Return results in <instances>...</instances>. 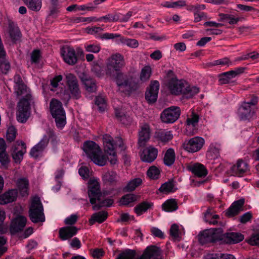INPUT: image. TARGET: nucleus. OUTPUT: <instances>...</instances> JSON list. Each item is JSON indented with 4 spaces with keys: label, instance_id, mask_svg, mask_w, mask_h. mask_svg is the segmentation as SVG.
<instances>
[{
    "label": "nucleus",
    "instance_id": "obj_28",
    "mask_svg": "<svg viewBox=\"0 0 259 259\" xmlns=\"http://www.w3.org/2000/svg\"><path fill=\"white\" fill-rule=\"evenodd\" d=\"M248 165L245 162L239 160L236 165L232 167L231 170L233 175L240 176L248 170Z\"/></svg>",
    "mask_w": 259,
    "mask_h": 259
},
{
    "label": "nucleus",
    "instance_id": "obj_8",
    "mask_svg": "<svg viewBox=\"0 0 259 259\" xmlns=\"http://www.w3.org/2000/svg\"><path fill=\"white\" fill-rule=\"evenodd\" d=\"M29 217L34 223L44 222L45 221L42 204L37 196H34L32 199L29 209Z\"/></svg>",
    "mask_w": 259,
    "mask_h": 259
},
{
    "label": "nucleus",
    "instance_id": "obj_40",
    "mask_svg": "<svg viewBox=\"0 0 259 259\" xmlns=\"http://www.w3.org/2000/svg\"><path fill=\"white\" fill-rule=\"evenodd\" d=\"M199 89L195 86L190 87L185 82L183 95L187 98H191L199 92Z\"/></svg>",
    "mask_w": 259,
    "mask_h": 259
},
{
    "label": "nucleus",
    "instance_id": "obj_10",
    "mask_svg": "<svg viewBox=\"0 0 259 259\" xmlns=\"http://www.w3.org/2000/svg\"><path fill=\"white\" fill-rule=\"evenodd\" d=\"M168 77L167 85L170 93L176 95L183 94L185 87V81L178 79L171 71L168 72Z\"/></svg>",
    "mask_w": 259,
    "mask_h": 259
},
{
    "label": "nucleus",
    "instance_id": "obj_63",
    "mask_svg": "<svg viewBox=\"0 0 259 259\" xmlns=\"http://www.w3.org/2000/svg\"><path fill=\"white\" fill-rule=\"evenodd\" d=\"M145 38L154 40H162L166 39L165 35L159 36L156 33H145Z\"/></svg>",
    "mask_w": 259,
    "mask_h": 259
},
{
    "label": "nucleus",
    "instance_id": "obj_32",
    "mask_svg": "<svg viewBox=\"0 0 259 259\" xmlns=\"http://www.w3.org/2000/svg\"><path fill=\"white\" fill-rule=\"evenodd\" d=\"M204 219L205 222L210 225H215L219 222L220 217L214 213L212 209L209 208L204 213Z\"/></svg>",
    "mask_w": 259,
    "mask_h": 259
},
{
    "label": "nucleus",
    "instance_id": "obj_23",
    "mask_svg": "<svg viewBox=\"0 0 259 259\" xmlns=\"http://www.w3.org/2000/svg\"><path fill=\"white\" fill-rule=\"evenodd\" d=\"M244 203L243 199L234 202L226 212V215L229 217H232L238 214L243 210V205Z\"/></svg>",
    "mask_w": 259,
    "mask_h": 259
},
{
    "label": "nucleus",
    "instance_id": "obj_19",
    "mask_svg": "<svg viewBox=\"0 0 259 259\" xmlns=\"http://www.w3.org/2000/svg\"><path fill=\"white\" fill-rule=\"evenodd\" d=\"M159 84L156 81L151 82L149 88L145 93V98L149 103H154L157 98Z\"/></svg>",
    "mask_w": 259,
    "mask_h": 259
},
{
    "label": "nucleus",
    "instance_id": "obj_54",
    "mask_svg": "<svg viewBox=\"0 0 259 259\" xmlns=\"http://www.w3.org/2000/svg\"><path fill=\"white\" fill-rule=\"evenodd\" d=\"M95 103L97 106L98 107L99 110L100 112H103L106 109V102L103 97L101 96L97 97L96 98Z\"/></svg>",
    "mask_w": 259,
    "mask_h": 259
},
{
    "label": "nucleus",
    "instance_id": "obj_27",
    "mask_svg": "<svg viewBox=\"0 0 259 259\" xmlns=\"http://www.w3.org/2000/svg\"><path fill=\"white\" fill-rule=\"evenodd\" d=\"M77 229L75 227H66L62 228L59 231V236L63 240H67L75 235Z\"/></svg>",
    "mask_w": 259,
    "mask_h": 259
},
{
    "label": "nucleus",
    "instance_id": "obj_34",
    "mask_svg": "<svg viewBox=\"0 0 259 259\" xmlns=\"http://www.w3.org/2000/svg\"><path fill=\"white\" fill-rule=\"evenodd\" d=\"M115 115L117 119L123 124L128 125L132 121L131 117L126 115L121 109H116Z\"/></svg>",
    "mask_w": 259,
    "mask_h": 259
},
{
    "label": "nucleus",
    "instance_id": "obj_12",
    "mask_svg": "<svg viewBox=\"0 0 259 259\" xmlns=\"http://www.w3.org/2000/svg\"><path fill=\"white\" fill-rule=\"evenodd\" d=\"M257 102V98L253 97L249 102H244L239 108L238 115L240 120H245L251 118L254 112L251 106L255 105Z\"/></svg>",
    "mask_w": 259,
    "mask_h": 259
},
{
    "label": "nucleus",
    "instance_id": "obj_22",
    "mask_svg": "<svg viewBox=\"0 0 259 259\" xmlns=\"http://www.w3.org/2000/svg\"><path fill=\"white\" fill-rule=\"evenodd\" d=\"M26 218L23 215H18L12 220L11 225V231L12 233H16L21 231L26 226Z\"/></svg>",
    "mask_w": 259,
    "mask_h": 259
},
{
    "label": "nucleus",
    "instance_id": "obj_25",
    "mask_svg": "<svg viewBox=\"0 0 259 259\" xmlns=\"http://www.w3.org/2000/svg\"><path fill=\"white\" fill-rule=\"evenodd\" d=\"M6 145L4 139L0 138V163L5 168L8 167L10 162L8 156L6 151Z\"/></svg>",
    "mask_w": 259,
    "mask_h": 259
},
{
    "label": "nucleus",
    "instance_id": "obj_53",
    "mask_svg": "<svg viewBox=\"0 0 259 259\" xmlns=\"http://www.w3.org/2000/svg\"><path fill=\"white\" fill-rule=\"evenodd\" d=\"M207 157L212 159H215L219 156V151L213 145H210L206 153Z\"/></svg>",
    "mask_w": 259,
    "mask_h": 259
},
{
    "label": "nucleus",
    "instance_id": "obj_15",
    "mask_svg": "<svg viewBox=\"0 0 259 259\" xmlns=\"http://www.w3.org/2000/svg\"><path fill=\"white\" fill-rule=\"evenodd\" d=\"M26 152V146L23 141L17 142L13 147L12 157L15 162L19 163L23 158V155Z\"/></svg>",
    "mask_w": 259,
    "mask_h": 259
},
{
    "label": "nucleus",
    "instance_id": "obj_42",
    "mask_svg": "<svg viewBox=\"0 0 259 259\" xmlns=\"http://www.w3.org/2000/svg\"><path fill=\"white\" fill-rule=\"evenodd\" d=\"M142 183V180L140 178H136L130 180L126 186H125L124 189L126 191H133L135 190L136 188L141 185Z\"/></svg>",
    "mask_w": 259,
    "mask_h": 259
},
{
    "label": "nucleus",
    "instance_id": "obj_33",
    "mask_svg": "<svg viewBox=\"0 0 259 259\" xmlns=\"http://www.w3.org/2000/svg\"><path fill=\"white\" fill-rule=\"evenodd\" d=\"M17 187L22 196L28 195L29 182L27 179L22 178L18 180L17 182Z\"/></svg>",
    "mask_w": 259,
    "mask_h": 259
},
{
    "label": "nucleus",
    "instance_id": "obj_26",
    "mask_svg": "<svg viewBox=\"0 0 259 259\" xmlns=\"http://www.w3.org/2000/svg\"><path fill=\"white\" fill-rule=\"evenodd\" d=\"M79 77L87 91L94 92L96 91V85L95 82L88 75L82 73L80 74Z\"/></svg>",
    "mask_w": 259,
    "mask_h": 259
},
{
    "label": "nucleus",
    "instance_id": "obj_43",
    "mask_svg": "<svg viewBox=\"0 0 259 259\" xmlns=\"http://www.w3.org/2000/svg\"><path fill=\"white\" fill-rule=\"evenodd\" d=\"M163 7L168 8L179 9L186 6V2L184 0L177 2H165L161 4Z\"/></svg>",
    "mask_w": 259,
    "mask_h": 259
},
{
    "label": "nucleus",
    "instance_id": "obj_9",
    "mask_svg": "<svg viewBox=\"0 0 259 259\" xmlns=\"http://www.w3.org/2000/svg\"><path fill=\"white\" fill-rule=\"evenodd\" d=\"M223 230L222 228L205 230L198 236L199 241L202 244L214 242L223 238Z\"/></svg>",
    "mask_w": 259,
    "mask_h": 259
},
{
    "label": "nucleus",
    "instance_id": "obj_30",
    "mask_svg": "<svg viewBox=\"0 0 259 259\" xmlns=\"http://www.w3.org/2000/svg\"><path fill=\"white\" fill-rule=\"evenodd\" d=\"M177 188L174 181H168L162 184L158 190L164 194H168L176 191Z\"/></svg>",
    "mask_w": 259,
    "mask_h": 259
},
{
    "label": "nucleus",
    "instance_id": "obj_58",
    "mask_svg": "<svg viewBox=\"0 0 259 259\" xmlns=\"http://www.w3.org/2000/svg\"><path fill=\"white\" fill-rule=\"evenodd\" d=\"M17 131L14 126H10L8 128L6 137L8 140L10 141H13L16 137Z\"/></svg>",
    "mask_w": 259,
    "mask_h": 259
},
{
    "label": "nucleus",
    "instance_id": "obj_1",
    "mask_svg": "<svg viewBox=\"0 0 259 259\" xmlns=\"http://www.w3.org/2000/svg\"><path fill=\"white\" fill-rule=\"evenodd\" d=\"M124 65V60L121 55L113 54L107 59L106 74L114 79L120 92L129 95L136 90L138 85L132 78L125 76L120 72Z\"/></svg>",
    "mask_w": 259,
    "mask_h": 259
},
{
    "label": "nucleus",
    "instance_id": "obj_17",
    "mask_svg": "<svg viewBox=\"0 0 259 259\" xmlns=\"http://www.w3.org/2000/svg\"><path fill=\"white\" fill-rule=\"evenodd\" d=\"M151 130L147 123H143L140 126L138 133V145L139 147L145 146L150 137Z\"/></svg>",
    "mask_w": 259,
    "mask_h": 259
},
{
    "label": "nucleus",
    "instance_id": "obj_59",
    "mask_svg": "<svg viewBox=\"0 0 259 259\" xmlns=\"http://www.w3.org/2000/svg\"><path fill=\"white\" fill-rule=\"evenodd\" d=\"M117 178V174L114 171H108L104 174L103 176V179L105 181L113 182Z\"/></svg>",
    "mask_w": 259,
    "mask_h": 259
},
{
    "label": "nucleus",
    "instance_id": "obj_41",
    "mask_svg": "<svg viewBox=\"0 0 259 259\" xmlns=\"http://www.w3.org/2000/svg\"><path fill=\"white\" fill-rule=\"evenodd\" d=\"M175 160V153L174 150L171 149H168L166 152L164 157V163L167 166L172 165Z\"/></svg>",
    "mask_w": 259,
    "mask_h": 259
},
{
    "label": "nucleus",
    "instance_id": "obj_47",
    "mask_svg": "<svg viewBox=\"0 0 259 259\" xmlns=\"http://www.w3.org/2000/svg\"><path fill=\"white\" fill-rule=\"evenodd\" d=\"M152 74V69L149 65L144 66L141 70L140 78L142 81L148 80Z\"/></svg>",
    "mask_w": 259,
    "mask_h": 259
},
{
    "label": "nucleus",
    "instance_id": "obj_48",
    "mask_svg": "<svg viewBox=\"0 0 259 259\" xmlns=\"http://www.w3.org/2000/svg\"><path fill=\"white\" fill-rule=\"evenodd\" d=\"M157 138L162 142H166L172 139L173 135L170 131H162L157 134Z\"/></svg>",
    "mask_w": 259,
    "mask_h": 259
},
{
    "label": "nucleus",
    "instance_id": "obj_46",
    "mask_svg": "<svg viewBox=\"0 0 259 259\" xmlns=\"http://www.w3.org/2000/svg\"><path fill=\"white\" fill-rule=\"evenodd\" d=\"M220 20L230 24H235L240 20L239 18L233 15L224 14L220 15Z\"/></svg>",
    "mask_w": 259,
    "mask_h": 259
},
{
    "label": "nucleus",
    "instance_id": "obj_29",
    "mask_svg": "<svg viewBox=\"0 0 259 259\" xmlns=\"http://www.w3.org/2000/svg\"><path fill=\"white\" fill-rule=\"evenodd\" d=\"M184 234L185 231L182 226H179L176 224L171 225L170 229V234L174 239L180 241L182 236Z\"/></svg>",
    "mask_w": 259,
    "mask_h": 259
},
{
    "label": "nucleus",
    "instance_id": "obj_49",
    "mask_svg": "<svg viewBox=\"0 0 259 259\" xmlns=\"http://www.w3.org/2000/svg\"><path fill=\"white\" fill-rule=\"evenodd\" d=\"M135 255L134 250L127 249L122 251L116 259H134Z\"/></svg>",
    "mask_w": 259,
    "mask_h": 259
},
{
    "label": "nucleus",
    "instance_id": "obj_21",
    "mask_svg": "<svg viewBox=\"0 0 259 259\" xmlns=\"http://www.w3.org/2000/svg\"><path fill=\"white\" fill-rule=\"evenodd\" d=\"M244 68L239 67L234 70L229 71L222 73L219 78V81L221 84H226L230 80L244 71Z\"/></svg>",
    "mask_w": 259,
    "mask_h": 259
},
{
    "label": "nucleus",
    "instance_id": "obj_39",
    "mask_svg": "<svg viewBox=\"0 0 259 259\" xmlns=\"http://www.w3.org/2000/svg\"><path fill=\"white\" fill-rule=\"evenodd\" d=\"M53 132L49 131L42 137L39 142L34 146H37L38 148L44 151L49 143L50 139L53 136Z\"/></svg>",
    "mask_w": 259,
    "mask_h": 259
},
{
    "label": "nucleus",
    "instance_id": "obj_14",
    "mask_svg": "<svg viewBox=\"0 0 259 259\" xmlns=\"http://www.w3.org/2000/svg\"><path fill=\"white\" fill-rule=\"evenodd\" d=\"M199 120L198 115L194 112L188 116L186 122V132L187 135H193L197 133Z\"/></svg>",
    "mask_w": 259,
    "mask_h": 259
},
{
    "label": "nucleus",
    "instance_id": "obj_44",
    "mask_svg": "<svg viewBox=\"0 0 259 259\" xmlns=\"http://www.w3.org/2000/svg\"><path fill=\"white\" fill-rule=\"evenodd\" d=\"M138 196L133 194H129L123 196L120 199L119 203L122 205H128L137 201Z\"/></svg>",
    "mask_w": 259,
    "mask_h": 259
},
{
    "label": "nucleus",
    "instance_id": "obj_61",
    "mask_svg": "<svg viewBox=\"0 0 259 259\" xmlns=\"http://www.w3.org/2000/svg\"><path fill=\"white\" fill-rule=\"evenodd\" d=\"M6 219V212L5 211L0 208V233H4L6 231V228H5L3 225H2L3 222H4Z\"/></svg>",
    "mask_w": 259,
    "mask_h": 259
},
{
    "label": "nucleus",
    "instance_id": "obj_24",
    "mask_svg": "<svg viewBox=\"0 0 259 259\" xmlns=\"http://www.w3.org/2000/svg\"><path fill=\"white\" fill-rule=\"evenodd\" d=\"M244 239L243 235L239 232H228L224 234H223V238L224 239L227 243L229 244H235L237 243Z\"/></svg>",
    "mask_w": 259,
    "mask_h": 259
},
{
    "label": "nucleus",
    "instance_id": "obj_62",
    "mask_svg": "<svg viewBox=\"0 0 259 259\" xmlns=\"http://www.w3.org/2000/svg\"><path fill=\"white\" fill-rule=\"evenodd\" d=\"M247 242L251 245H259V233L253 234Z\"/></svg>",
    "mask_w": 259,
    "mask_h": 259
},
{
    "label": "nucleus",
    "instance_id": "obj_3",
    "mask_svg": "<svg viewBox=\"0 0 259 259\" xmlns=\"http://www.w3.org/2000/svg\"><path fill=\"white\" fill-rule=\"evenodd\" d=\"M65 79L67 88L64 89L62 82V76L59 75L55 76L51 81V90L56 92L57 94H62L65 100H68L71 97L78 98L80 92L75 76L71 73H66Z\"/></svg>",
    "mask_w": 259,
    "mask_h": 259
},
{
    "label": "nucleus",
    "instance_id": "obj_7",
    "mask_svg": "<svg viewBox=\"0 0 259 259\" xmlns=\"http://www.w3.org/2000/svg\"><path fill=\"white\" fill-rule=\"evenodd\" d=\"M50 111L53 117L55 119L58 127H63L66 123V115L61 103L56 99H52L50 105Z\"/></svg>",
    "mask_w": 259,
    "mask_h": 259
},
{
    "label": "nucleus",
    "instance_id": "obj_18",
    "mask_svg": "<svg viewBox=\"0 0 259 259\" xmlns=\"http://www.w3.org/2000/svg\"><path fill=\"white\" fill-rule=\"evenodd\" d=\"M158 150L152 146H149L144 148L140 154V158L142 161L151 163L157 157Z\"/></svg>",
    "mask_w": 259,
    "mask_h": 259
},
{
    "label": "nucleus",
    "instance_id": "obj_57",
    "mask_svg": "<svg viewBox=\"0 0 259 259\" xmlns=\"http://www.w3.org/2000/svg\"><path fill=\"white\" fill-rule=\"evenodd\" d=\"M5 56L6 54L0 57V69L4 73H7L10 68L9 63L5 59Z\"/></svg>",
    "mask_w": 259,
    "mask_h": 259
},
{
    "label": "nucleus",
    "instance_id": "obj_64",
    "mask_svg": "<svg viewBox=\"0 0 259 259\" xmlns=\"http://www.w3.org/2000/svg\"><path fill=\"white\" fill-rule=\"evenodd\" d=\"M79 175L83 179H88L90 176V171L89 168L84 166H82L78 170Z\"/></svg>",
    "mask_w": 259,
    "mask_h": 259
},
{
    "label": "nucleus",
    "instance_id": "obj_4",
    "mask_svg": "<svg viewBox=\"0 0 259 259\" xmlns=\"http://www.w3.org/2000/svg\"><path fill=\"white\" fill-rule=\"evenodd\" d=\"M88 194L90 202L93 205L94 210H98L102 207H110L113 203V200L110 198H106L108 193L101 192L99 179L96 178H91L88 183Z\"/></svg>",
    "mask_w": 259,
    "mask_h": 259
},
{
    "label": "nucleus",
    "instance_id": "obj_2",
    "mask_svg": "<svg viewBox=\"0 0 259 259\" xmlns=\"http://www.w3.org/2000/svg\"><path fill=\"white\" fill-rule=\"evenodd\" d=\"M15 93L18 96H22L18 105L16 113L17 120L21 123L25 122L30 115L29 91L23 83L21 76L16 75L14 77Z\"/></svg>",
    "mask_w": 259,
    "mask_h": 259
},
{
    "label": "nucleus",
    "instance_id": "obj_13",
    "mask_svg": "<svg viewBox=\"0 0 259 259\" xmlns=\"http://www.w3.org/2000/svg\"><path fill=\"white\" fill-rule=\"evenodd\" d=\"M181 110L179 107L171 106L165 109L161 114V119L163 122L172 123L180 117Z\"/></svg>",
    "mask_w": 259,
    "mask_h": 259
},
{
    "label": "nucleus",
    "instance_id": "obj_35",
    "mask_svg": "<svg viewBox=\"0 0 259 259\" xmlns=\"http://www.w3.org/2000/svg\"><path fill=\"white\" fill-rule=\"evenodd\" d=\"M107 218V213L106 212L100 211L93 214L89 220V222L91 225H93L95 222L101 223L105 221Z\"/></svg>",
    "mask_w": 259,
    "mask_h": 259
},
{
    "label": "nucleus",
    "instance_id": "obj_38",
    "mask_svg": "<svg viewBox=\"0 0 259 259\" xmlns=\"http://www.w3.org/2000/svg\"><path fill=\"white\" fill-rule=\"evenodd\" d=\"M152 205L153 204L152 203L143 202L135 207V212L138 215H140L151 208Z\"/></svg>",
    "mask_w": 259,
    "mask_h": 259
},
{
    "label": "nucleus",
    "instance_id": "obj_50",
    "mask_svg": "<svg viewBox=\"0 0 259 259\" xmlns=\"http://www.w3.org/2000/svg\"><path fill=\"white\" fill-rule=\"evenodd\" d=\"M120 40L122 44L132 48H137L139 46V42L135 39L121 37Z\"/></svg>",
    "mask_w": 259,
    "mask_h": 259
},
{
    "label": "nucleus",
    "instance_id": "obj_37",
    "mask_svg": "<svg viewBox=\"0 0 259 259\" xmlns=\"http://www.w3.org/2000/svg\"><path fill=\"white\" fill-rule=\"evenodd\" d=\"M27 7L32 11H38L41 8V0H23Z\"/></svg>",
    "mask_w": 259,
    "mask_h": 259
},
{
    "label": "nucleus",
    "instance_id": "obj_16",
    "mask_svg": "<svg viewBox=\"0 0 259 259\" xmlns=\"http://www.w3.org/2000/svg\"><path fill=\"white\" fill-rule=\"evenodd\" d=\"M61 56L65 63L69 65H74L77 61L74 49L69 46H65L61 50Z\"/></svg>",
    "mask_w": 259,
    "mask_h": 259
},
{
    "label": "nucleus",
    "instance_id": "obj_60",
    "mask_svg": "<svg viewBox=\"0 0 259 259\" xmlns=\"http://www.w3.org/2000/svg\"><path fill=\"white\" fill-rule=\"evenodd\" d=\"M118 19L116 15H112L111 14L107 15L105 16L101 17L99 18H97L96 22L97 21H104L105 22L117 21Z\"/></svg>",
    "mask_w": 259,
    "mask_h": 259
},
{
    "label": "nucleus",
    "instance_id": "obj_11",
    "mask_svg": "<svg viewBox=\"0 0 259 259\" xmlns=\"http://www.w3.org/2000/svg\"><path fill=\"white\" fill-rule=\"evenodd\" d=\"M204 144L205 140L203 138L196 136L186 140L183 144V147L187 152L193 153L200 151Z\"/></svg>",
    "mask_w": 259,
    "mask_h": 259
},
{
    "label": "nucleus",
    "instance_id": "obj_31",
    "mask_svg": "<svg viewBox=\"0 0 259 259\" xmlns=\"http://www.w3.org/2000/svg\"><path fill=\"white\" fill-rule=\"evenodd\" d=\"M190 169L194 175L199 177H204L207 174V169L200 163H195L191 165Z\"/></svg>",
    "mask_w": 259,
    "mask_h": 259
},
{
    "label": "nucleus",
    "instance_id": "obj_52",
    "mask_svg": "<svg viewBox=\"0 0 259 259\" xmlns=\"http://www.w3.org/2000/svg\"><path fill=\"white\" fill-rule=\"evenodd\" d=\"M160 174L159 169L155 166H151L147 172V176L151 179H157Z\"/></svg>",
    "mask_w": 259,
    "mask_h": 259
},
{
    "label": "nucleus",
    "instance_id": "obj_56",
    "mask_svg": "<svg viewBox=\"0 0 259 259\" xmlns=\"http://www.w3.org/2000/svg\"><path fill=\"white\" fill-rule=\"evenodd\" d=\"M103 30V29L102 27L97 26L87 27L85 29L87 33L90 34L94 35L96 37H100V34Z\"/></svg>",
    "mask_w": 259,
    "mask_h": 259
},
{
    "label": "nucleus",
    "instance_id": "obj_6",
    "mask_svg": "<svg viewBox=\"0 0 259 259\" xmlns=\"http://www.w3.org/2000/svg\"><path fill=\"white\" fill-rule=\"evenodd\" d=\"M103 144L105 151L111 157L109 158L111 164H115L117 162V159L115 149L119 147L121 150L124 149L123 141L121 138L117 137L114 141L110 135L105 134L103 137Z\"/></svg>",
    "mask_w": 259,
    "mask_h": 259
},
{
    "label": "nucleus",
    "instance_id": "obj_36",
    "mask_svg": "<svg viewBox=\"0 0 259 259\" xmlns=\"http://www.w3.org/2000/svg\"><path fill=\"white\" fill-rule=\"evenodd\" d=\"M163 210L167 212H172L176 210L178 204L175 199H170L165 201L162 205Z\"/></svg>",
    "mask_w": 259,
    "mask_h": 259
},
{
    "label": "nucleus",
    "instance_id": "obj_20",
    "mask_svg": "<svg viewBox=\"0 0 259 259\" xmlns=\"http://www.w3.org/2000/svg\"><path fill=\"white\" fill-rule=\"evenodd\" d=\"M18 197L16 189H10L0 195V205H6L15 201Z\"/></svg>",
    "mask_w": 259,
    "mask_h": 259
},
{
    "label": "nucleus",
    "instance_id": "obj_55",
    "mask_svg": "<svg viewBox=\"0 0 259 259\" xmlns=\"http://www.w3.org/2000/svg\"><path fill=\"white\" fill-rule=\"evenodd\" d=\"M85 51L93 53H98L101 50V47L98 44H87L84 45Z\"/></svg>",
    "mask_w": 259,
    "mask_h": 259
},
{
    "label": "nucleus",
    "instance_id": "obj_45",
    "mask_svg": "<svg viewBox=\"0 0 259 259\" xmlns=\"http://www.w3.org/2000/svg\"><path fill=\"white\" fill-rule=\"evenodd\" d=\"M10 38L13 41L19 40L21 37V32L17 26H10L9 30Z\"/></svg>",
    "mask_w": 259,
    "mask_h": 259
},
{
    "label": "nucleus",
    "instance_id": "obj_5",
    "mask_svg": "<svg viewBox=\"0 0 259 259\" xmlns=\"http://www.w3.org/2000/svg\"><path fill=\"white\" fill-rule=\"evenodd\" d=\"M82 150L87 156L95 164L103 166L107 161V158L103 153L100 146L93 141H85L82 146Z\"/></svg>",
    "mask_w": 259,
    "mask_h": 259
},
{
    "label": "nucleus",
    "instance_id": "obj_51",
    "mask_svg": "<svg viewBox=\"0 0 259 259\" xmlns=\"http://www.w3.org/2000/svg\"><path fill=\"white\" fill-rule=\"evenodd\" d=\"M97 18L95 17H75L73 19L74 23H82L84 24H87L93 22H96Z\"/></svg>",
    "mask_w": 259,
    "mask_h": 259
}]
</instances>
